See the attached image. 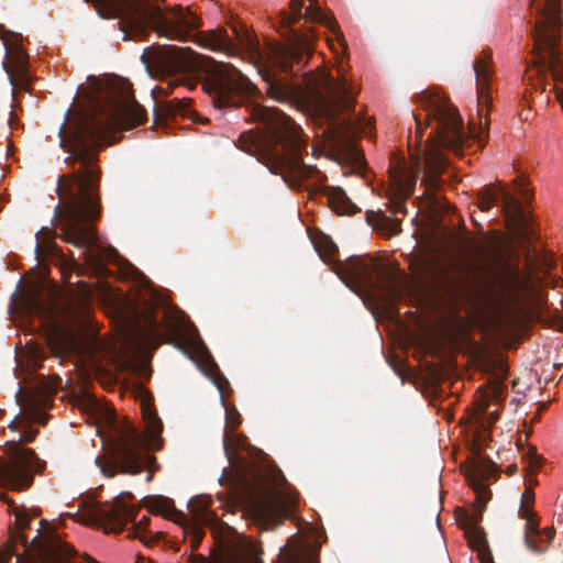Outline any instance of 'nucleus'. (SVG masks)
I'll return each instance as SVG.
<instances>
[{"mask_svg": "<svg viewBox=\"0 0 563 563\" xmlns=\"http://www.w3.org/2000/svg\"><path fill=\"white\" fill-rule=\"evenodd\" d=\"M525 520H526V533H525L526 545L536 553H542L545 550V548L540 547L533 539V537H538V538L542 537V533L539 529V522H538L536 516H533L531 518L529 517Z\"/></svg>", "mask_w": 563, "mask_h": 563, "instance_id": "nucleus-25", "label": "nucleus"}, {"mask_svg": "<svg viewBox=\"0 0 563 563\" xmlns=\"http://www.w3.org/2000/svg\"><path fill=\"white\" fill-rule=\"evenodd\" d=\"M9 428L10 429H16L18 428V426H16V418L9 423Z\"/></svg>", "mask_w": 563, "mask_h": 563, "instance_id": "nucleus-49", "label": "nucleus"}, {"mask_svg": "<svg viewBox=\"0 0 563 563\" xmlns=\"http://www.w3.org/2000/svg\"><path fill=\"white\" fill-rule=\"evenodd\" d=\"M141 59L153 77L168 78L166 93L178 86L192 90L198 85L191 76L196 67L195 53L188 47L148 46L144 49Z\"/></svg>", "mask_w": 563, "mask_h": 563, "instance_id": "nucleus-9", "label": "nucleus"}, {"mask_svg": "<svg viewBox=\"0 0 563 563\" xmlns=\"http://www.w3.org/2000/svg\"><path fill=\"white\" fill-rule=\"evenodd\" d=\"M238 560H245L247 563H257V559L253 558L251 553H241Z\"/></svg>", "mask_w": 563, "mask_h": 563, "instance_id": "nucleus-42", "label": "nucleus"}, {"mask_svg": "<svg viewBox=\"0 0 563 563\" xmlns=\"http://www.w3.org/2000/svg\"><path fill=\"white\" fill-rule=\"evenodd\" d=\"M44 554L55 563H66V560L75 555V550L60 540L54 530H51L43 545Z\"/></svg>", "mask_w": 563, "mask_h": 563, "instance_id": "nucleus-22", "label": "nucleus"}, {"mask_svg": "<svg viewBox=\"0 0 563 563\" xmlns=\"http://www.w3.org/2000/svg\"><path fill=\"white\" fill-rule=\"evenodd\" d=\"M91 2L102 19H119L123 32H142L150 27L158 36L180 42L192 41L199 46L228 56L246 53L258 73L269 85V92L276 100L288 98L291 87L282 75L300 73L313 52L314 33L312 29H292L301 20L303 0H290V12L280 13V25L286 29L288 42L274 44L263 52L257 40L246 27H232L229 35L224 27L192 35L199 27L198 18L181 9L164 11L157 0H86Z\"/></svg>", "mask_w": 563, "mask_h": 563, "instance_id": "nucleus-2", "label": "nucleus"}, {"mask_svg": "<svg viewBox=\"0 0 563 563\" xmlns=\"http://www.w3.org/2000/svg\"><path fill=\"white\" fill-rule=\"evenodd\" d=\"M146 507L151 514L162 515L164 518L174 520L183 527L187 520V514L175 508L174 500L164 496H153L146 500Z\"/></svg>", "mask_w": 563, "mask_h": 563, "instance_id": "nucleus-20", "label": "nucleus"}, {"mask_svg": "<svg viewBox=\"0 0 563 563\" xmlns=\"http://www.w3.org/2000/svg\"><path fill=\"white\" fill-rule=\"evenodd\" d=\"M16 521L21 528H25L29 526V517L26 515H16Z\"/></svg>", "mask_w": 563, "mask_h": 563, "instance_id": "nucleus-41", "label": "nucleus"}, {"mask_svg": "<svg viewBox=\"0 0 563 563\" xmlns=\"http://www.w3.org/2000/svg\"><path fill=\"white\" fill-rule=\"evenodd\" d=\"M154 117H155V122L158 121L159 119V115H158V112H157V109L154 110Z\"/></svg>", "mask_w": 563, "mask_h": 563, "instance_id": "nucleus-51", "label": "nucleus"}, {"mask_svg": "<svg viewBox=\"0 0 563 563\" xmlns=\"http://www.w3.org/2000/svg\"><path fill=\"white\" fill-rule=\"evenodd\" d=\"M497 205L501 203V211L507 220L520 227L528 225V216L520 201L505 187L496 186Z\"/></svg>", "mask_w": 563, "mask_h": 563, "instance_id": "nucleus-18", "label": "nucleus"}, {"mask_svg": "<svg viewBox=\"0 0 563 563\" xmlns=\"http://www.w3.org/2000/svg\"><path fill=\"white\" fill-rule=\"evenodd\" d=\"M238 558H239V554L231 555L229 558L222 559L219 563H247L245 560H238ZM189 561H190V563H209V561L202 554L190 555Z\"/></svg>", "mask_w": 563, "mask_h": 563, "instance_id": "nucleus-33", "label": "nucleus"}, {"mask_svg": "<svg viewBox=\"0 0 563 563\" xmlns=\"http://www.w3.org/2000/svg\"><path fill=\"white\" fill-rule=\"evenodd\" d=\"M214 108L246 106L252 120L263 123L266 130L265 159L269 169L279 174L292 188H299L310 179L322 183L325 176L301 158L305 142L300 126L284 112L273 107L251 101L258 89L236 67L220 64L216 71L201 82ZM327 198L329 208L340 216L355 214L360 209L340 187L320 184L317 189Z\"/></svg>", "mask_w": 563, "mask_h": 563, "instance_id": "nucleus-3", "label": "nucleus"}, {"mask_svg": "<svg viewBox=\"0 0 563 563\" xmlns=\"http://www.w3.org/2000/svg\"><path fill=\"white\" fill-rule=\"evenodd\" d=\"M318 553L308 543L296 542L280 550L283 563H316Z\"/></svg>", "mask_w": 563, "mask_h": 563, "instance_id": "nucleus-23", "label": "nucleus"}, {"mask_svg": "<svg viewBox=\"0 0 563 563\" xmlns=\"http://www.w3.org/2000/svg\"><path fill=\"white\" fill-rule=\"evenodd\" d=\"M135 335L137 336V338H136L137 340H139V339L141 340V339H142V336H143L144 334H143V333H141V332H137Z\"/></svg>", "mask_w": 563, "mask_h": 563, "instance_id": "nucleus-52", "label": "nucleus"}, {"mask_svg": "<svg viewBox=\"0 0 563 563\" xmlns=\"http://www.w3.org/2000/svg\"><path fill=\"white\" fill-rule=\"evenodd\" d=\"M124 495L133 498L131 493H123L115 498L111 506H98L95 509L96 519L102 525H112L111 531L115 533L121 532L128 522L134 521L137 515V509L124 501Z\"/></svg>", "mask_w": 563, "mask_h": 563, "instance_id": "nucleus-15", "label": "nucleus"}, {"mask_svg": "<svg viewBox=\"0 0 563 563\" xmlns=\"http://www.w3.org/2000/svg\"><path fill=\"white\" fill-rule=\"evenodd\" d=\"M562 0H548L544 19L534 27V55L532 65L550 70L555 80L563 81V55L560 49L558 27L562 24Z\"/></svg>", "mask_w": 563, "mask_h": 563, "instance_id": "nucleus-10", "label": "nucleus"}, {"mask_svg": "<svg viewBox=\"0 0 563 563\" xmlns=\"http://www.w3.org/2000/svg\"><path fill=\"white\" fill-rule=\"evenodd\" d=\"M372 217H376L377 220H378V223L379 225H382L383 228H387L390 232V234H398L401 229H400V220H397V219H391L390 217H387L385 213H383L382 211L377 212V213H374L373 211H368L367 212V221L371 222V218Z\"/></svg>", "mask_w": 563, "mask_h": 563, "instance_id": "nucleus-28", "label": "nucleus"}, {"mask_svg": "<svg viewBox=\"0 0 563 563\" xmlns=\"http://www.w3.org/2000/svg\"><path fill=\"white\" fill-rule=\"evenodd\" d=\"M335 252H338L336 246L333 243H330V245L328 247L329 255H333Z\"/></svg>", "mask_w": 563, "mask_h": 563, "instance_id": "nucleus-47", "label": "nucleus"}, {"mask_svg": "<svg viewBox=\"0 0 563 563\" xmlns=\"http://www.w3.org/2000/svg\"><path fill=\"white\" fill-rule=\"evenodd\" d=\"M390 188L388 192V200L391 212L406 213V200L409 199L413 192L416 179L407 175L402 168L390 170Z\"/></svg>", "mask_w": 563, "mask_h": 563, "instance_id": "nucleus-17", "label": "nucleus"}, {"mask_svg": "<svg viewBox=\"0 0 563 563\" xmlns=\"http://www.w3.org/2000/svg\"><path fill=\"white\" fill-rule=\"evenodd\" d=\"M489 287L495 301L507 310L521 308L532 291L529 276L518 265L507 262L493 271Z\"/></svg>", "mask_w": 563, "mask_h": 563, "instance_id": "nucleus-12", "label": "nucleus"}, {"mask_svg": "<svg viewBox=\"0 0 563 563\" xmlns=\"http://www.w3.org/2000/svg\"><path fill=\"white\" fill-rule=\"evenodd\" d=\"M10 108H11V110L9 111V119H8V123H9V125L12 128L13 122H14V114H13V110H12L13 104H12V103L10 104Z\"/></svg>", "mask_w": 563, "mask_h": 563, "instance_id": "nucleus-45", "label": "nucleus"}, {"mask_svg": "<svg viewBox=\"0 0 563 563\" xmlns=\"http://www.w3.org/2000/svg\"><path fill=\"white\" fill-rule=\"evenodd\" d=\"M247 139H249V136H247V135H245V134H241V135H240V137H239V142H240V143H246Z\"/></svg>", "mask_w": 563, "mask_h": 563, "instance_id": "nucleus-48", "label": "nucleus"}, {"mask_svg": "<svg viewBox=\"0 0 563 563\" xmlns=\"http://www.w3.org/2000/svg\"><path fill=\"white\" fill-rule=\"evenodd\" d=\"M247 489L250 509L266 529L287 518L298 506V493L290 489L280 471H272L269 478L258 474L253 485L247 484Z\"/></svg>", "mask_w": 563, "mask_h": 563, "instance_id": "nucleus-7", "label": "nucleus"}, {"mask_svg": "<svg viewBox=\"0 0 563 563\" xmlns=\"http://www.w3.org/2000/svg\"><path fill=\"white\" fill-rule=\"evenodd\" d=\"M515 189L525 201H529L531 199L532 192L526 188V179L523 177H518L516 179Z\"/></svg>", "mask_w": 563, "mask_h": 563, "instance_id": "nucleus-34", "label": "nucleus"}, {"mask_svg": "<svg viewBox=\"0 0 563 563\" xmlns=\"http://www.w3.org/2000/svg\"><path fill=\"white\" fill-rule=\"evenodd\" d=\"M497 205L501 203V211L507 220L520 227L528 225V216L520 201L505 187L496 186Z\"/></svg>", "mask_w": 563, "mask_h": 563, "instance_id": "nucleus-19", "label": "nucleus"}, {"mask_svg": "<svg viewBox=\"0 0 563 563\" xmlns=\"http://www.w3.org/2000/svg\"><path fill=\"white\" fill-rule=\"evenodd\" d=\"M518 515L520 518L527 519L536 516V512L532 509V505L521 503Z\"/></svg>", "mask_w": 563, "mask_h": 563, "instance_id": "nucleus-35", "label": "nucleus"}, {"mask_svg": "<svg viewBox=\"0 0 563 563\" xmlns=\"http://www.w3.org/2000/svg\"><path fill=\"white\" fill-rule=\"evenodd\" d=\"M36 434H37L36 430H32V429L24 430L20 435V441L30 443V442L34 441Z\"/></svg>", "mask_w": 563, "mask_h": 563, "instance_id": "nucleus-37", "label": "nucleus"}, {"mask_svg": "<svg viewBox=\"0 0 563 563\" xmlns=\"http://www.w3.org/2000/svg\"><path fill=\"white\" fill-rule=\"evenodd\" d=\"M38 457L31 449L18 448L10 461L0 462V483L13 490H25L33 483V471H38Z\"/></svg>", "mask_w": 563, "mask_h": 563, "instance_id": "nucleus-13", "label": "nucleus"}, {"mask_svg": "<svg viewBox=\"0 0 563 563\" xmlns=\"http://www.w3.org/2000/svg\"><path fill=\"white\" fill-rule=\"evenodd\" d=\"M223 446H224V452L227 454V456L230 459V444H229V432H227L224 434V439H223Z\"/></svg>", "mask_w": 563, "mask_h": 563, "instance_id": "nucleus-43", "label": "nucleus"}, {"mask_svg": "<svg viewBox=\"0 0 563 563\" xmlns=\"http://www.w3.org/2000/svg\"><path fill=\"white\" fill-rule=\"evenodd\" d=\"M57 390L56 386L46 385L44 387L43 395L40 396L38 399H34L35 405L46 407L49 406L53 401V397Z\"/></svg>", "mask_w": 563, "mask_h": 563, "instance_id": "nucleus-32", "label": "nucleus"}, {"mask_svg": "<svg viewBox=\"0 0 563 563\" xmlns=\"http://www.w3.org/2000/svg\"><path fill=\"white\" fill-rule=\"evenodd\" d=\"M0 563H5V562H3V561H0Z\"/></svg>", "mask_w": 563, "mask_h": 563, "instance_id": "nucleus-55", "label": "nucleus"}, {"mask_svg": "<svg viewBox=\"0 0 563 563\" xmlns=\"http://www.w3.org/2000/svg\"><path fill=\"white\" fill-rule=\"evenodd\" d=\"M340 279L355 294L379 292L382 300L393 303L402 296L401 282L397 273L383 269L369 256H351L334 265Z\"/></svg>", "mask_w": 563, "mask_h": 563, "instance_id": "nucleus-8", "label": "nucleus"}, {"mask_svg": "<svg viewBox=\"0 0 563 563\" xmlns=\"http://www.w3.org/2000/svg\"><path fill=\"white\" fill-rule=\"evenodd\" d=\"M242 150H244V151H251V148H250V147H246L245 145H242Z\"/></svg>", "mask_w": 563, "mask_h": 563, "instance_id": "nucleus-53", "label": "nucleus"}, {"mask_svg": "<svg viewBox=\"0 0 563 563\" xmlns=\"http://www.w3.org/2000/svg\"><path fill=\"white\" fill-rule=\"evenodd\" d=\"M143 558H137L136 563H142Z\"/></svg>", "mask_w": 563, "mask_h": 563, "instance_id": "nucleus-54", "label": "nucleus"}, {"mask_svg": "<svg viewBox=\"0 0 563 563\" xmlns=\"http://www.w3.org/2000/svg\"><path fill=\"white\" fill-rule=\"evenodd\" d=\"M140 396L141 411L146 423V438L132 426L122 428L108 449L107 459H96V464L104 476L113 477L118 473L135 475L148 471L146 482L153 478V472L157 466L155 457L145 451V446L161 449L163 422L153 408L152 396L143 388H140Z\"/></svg>", "mask_w": 563, "mask_h": 563, "instance_id": "nucleus-5", "label": "nucleus"}, {"mask_svg": "<svg viewBox=\"0 0 563 563\" xmlns=\"http://www.w3.org/2000/svg\"><path fill=\"white\" fill-rule=\"evenodd\" d=\"M27 66L29 55L22 46L18 44L5 45V60L2 63V67L13 88L29 89L31 77Z\"/></svg>", "mask_w": 563, "mask_h": 563, "instance_id": "nucleus-16", "label": "nucleus"}, {"mask_svg": "<svg viewBox=\"0 0 563 563\" xmlns=\"http://www.w3.org/2000/svg\"><path fill=\"white\" fill-rule=\"evenodd\" d=\"M73 349L71 341L64 334L55 333L49 339V350L56 357H63Z\"/></svg>", "mask_w": 563, "mask_h": 563, "instance_id": "nucleus-26", "label": "nucleus"}, {"mask_svg": "<svg viewBox=\"0 0 563 563\" xmlns=\"http://www.w3.org/2000/svg\"><path fill=\"white\" fill-rule=\"evenodd\" d=\"M188 98H175L168 101L164 107L165 117H188L194 123H207L208 118L201 117L199 113L192 111L189 107Z\"/></svg>", "mask_w": 563, "mask_h": 563, "instance_id": "nucleus-24", "label": "nucleus"}, {"mask_svg": "<svg viewBox=\"0 0 563 563\" xmlns=\"http://www.w3.org/2000/svg\"><path fill=\"white\" fill-rule=\"evenodd\" d=\"M308 1V8H306L305 12L301 11V19H305V21L309 23H320L324 25L336 36L338 41L342 42L344 40L343 33L341 32L334 16L323 12L318 0Z\"/></svg>", "mask_w": 563, "mask_h": 563, "instance_id": "nucleus-21", "label": "nucleus"}, {"mask_svg": "<svg viewBox=\"0 0 563 563\" xmlns=\"http://www.w3.org/2000/svg\"><path fill=\"white\" fill-rule=\"evenodd\" d=\"M477 551L478 559L481 560V563H492L493 558L492 554L488 551V545H485V548L482 549H475Z\"/></svg>", "mask_w": 563, "mask_h": 563, "instance_id": "nucleus-36", "label": "nucleus"}, {"mask_svg": "<svg viewBox=\"0 0 563 563\" xmlns=\"http://www.w3.org/2000/svg\"><path fill=\"white\" fill-rule=\"evenodd\" d=\"M88 81L87 90L78 88L87 104L67 109L58 132L60 146L68 148L66 162L74 172L60 179L67 184L58 185L63 206H57L56 212L62 222L60 238L80 249L87 265L102 274L104 261L113 260L117 251L97 245L95 222L102 210L98 151L103 144H111L117 133L143 124L146 111L136 101L129 81L104 82L93 76Z\"/></svg>", "mask_w": 563, "mask_h": 563, "instance_id": "nucleus-1", "label": "nucleus"}, {"mask_svg": "<svg viewBox=\"0 0 563 563\" xmlns=\"http://www.w3.org/2000/svg\"><path fill=\"white\" fill-rule=\"evenodd\" d=\"M211 499L206 496H197L189 500L187 520L183 528L187 537L190 538L191 550L199 548L205 536L203 526H212L217 521L216 515L209 509Z\"/></svg>", "mask_w": 563, "mask_h": 563, "instance_id": "nucleus-14", "label": "nucleus"}, {"mask_svg": "<svg viewBox=\"0 0 563 563\" xmlns=\"http://www.w3.org/2000/svg\"><path fill=\"white\" fill-rule=\"evenodd\" d=\"M40 235H43L44 238L45 236H49L51 235V231L46 228H43L40 232H37L36 236L40 238Z\"/></svg>", "mask_w": 563, "mask_h": 563, "instance_id": "nucleus-46", "label": "nucleus"}, {"mask_svg": "<svg viewBox=\"0 0 563 563\" xmlns=\"http://www.w3.org/2000/svg\"><path fill=\"white\" fill-rule=\"evenodd\" d=\"M27 310L30 314H34L41 318L45 317L46 319H49L52 317V309L47 307L38 297L29 299Z\"/></svg>", "mask_w": 563, "mask_h": 563, "instance_id": "nucleus-30", "label": "nucleus"}, {"mask_svg": "<svg viewBox=\"0 0 563 563\" xmlns=\"http://www.w3.org/2000/svg\"><path fill=\"white\" fill-rule=\"evenodd\" d=\"M241 423V416L235 407L225 409V429L233 431Z\"/></svg>", "mask_w": 563, "mask_h": 563, "instance_id": "nucleus-31", "label": "nucleus"}, {"mask_svg": "<svg viewBox=\"0 0 563 563\" xmlns=\"http://www.w3.org/2000/svg\"><path fill=\"white\" fill-rule=\"evenodd\" d=\"M338 79L324 69L307 74V98L312 110L333 126L346 132L365 133L369 120L355 113L354 87L341 69Z\"/></svg>", "mask_w": 563, "mask_h": 563, "instance_id": "nucleus-6", "label": "nucleus"}, {"mask_svg": "<svg viewBox=\"0 0 563 563\" xmlns=\"http://www.w3.org/2000/svg\"><path fill=\"white\" fill-rule=\"evenodd\" d=\"M35 253H36L37 256L41 253V245H40V243H37L36 246H35Z\"/></svg>", "mask_w": 563, "mask_h": 563, "instance_id": "nucleus-50", "label": "nucleus"}, {"mask_svg": "<svg viewBox=\"0 0 563 563\" xmlns=\"http://www.w3.org/2000/svg\"><path fill=\"white\" fill-rule=\"evenodd\" d=\"M158 330H159V324H158V322H157L155 319H151V320H148V331H150V335H152V336H156V335H157Z\"/></svg>", "mask_w": 563, "mask_h": 563, "instance_id": "nucleus-40", "label": "nucleus"}, {"mask_svg": "<svg viewBox=\"0 0 563 563\" xmlns=\"http://www.w3.org/2000/svg\"><path fill=\"white\" fill-rule=\"evenodd\" d=\"M464 473L466 481L476 494V512L473 515L472 520L467 521L464 531L470 547L473 550L482 549L487 545V541L485 531L477 525V521L482 519L483 511L492 496V492L486 483L490 479H496L497 465L492 460L476 456L465 467Z\"/></svg>", "mask_w": 563, "mask_h": 563, "instance_id": "nucleus-11", "label": "nucleus"}, {"mask_svg": "<svg viewBox=\"0 0 563 563\" xmlns=\"http://www.w3.org/2000/svg\"><path fill=\"white\" fill-rule=\"evenodd\" d=\"M478 207L482 211L489 210L493 206H497L496 185L490 184L485 186L478 195Z\"/></svg>", "mask_w": 563, "mask_h": 563, "instance_id": "nucleus-27", "label": "nucleus"}, {"mask_svg": "<svg viewBox=\"0 0 563 563\" xmlns=\"http://www.w3.org/2000/svg\"><path fill=\"white\" fill-rule=\"evenodd\" d=\"M533 501H534V495H533V493H532L530 489H526V490L522 493V496H521V503H523V504H528V505H533Z\"/></svg>", "mask_w": 563, "mask_h": 563, "instance_id": "nucleus-39", "label": "nucleus"}, {"mask_svg": "<svg viewBox=\"0 0 563 563\" xmlns=\"http://www.w3.org/2000/svg\"><path fill=\"white\" fill-rule=\"evenodd\" d=\"M148 523V517L141 518L139 522L134 523L132 533L133 538L139 539L146 547H150L155 541V538L145 531Z\"/></svg>", "mask_w": 563, "mask_h": 563, "instance_id": "nucleus-29", "label": "nucleus"}, {"mask_svg": "<svg viewBox=\"0 0 563 563\" xmlns=\"http://www.w3.org/2000/svg\"><path fill=\"white\" fill-rule=\"evenodd\" d=\"M490 57V53L483 52L473 65L476 78L479 125L476 128L470 124L468 136L463 130V120L460 113L445 98L434 91H422L416 96L417 101L426 112L423 119L420 114H412L416 123V141L421 143L423 129L431 126L432 122L435 123L429 134V143L423 154L426 170L421 179V185L426 187V194L430 200H435L434 194L440 186V174L446 162L441 151L448 150L459 156L463 154L464 146L470 139L483 143L487 136L488 123L482 111L484 108L488 110L492 104V97L488 91L492 76Z\"/></svg>", "mask_w": 563, "mask_h": 563, "instance_id": "nucleus-4", "label": "nucleus"}, {"mask_svg": "<svg viewBox=\"0 0 563 563\" xmlns=\"http://www.w3.org/2000/svg\"><path fill=\"white\" fill-rule=\"evenodd\" d=\"M554 530L553 529H545L543 531V534L545 536V542L549 543L553 540L554 538Z\"/></svg>", "mask_w": 563, "mask_h": 563, "instance_id": "nucleus-44", "label": "nucleus"}, {"mask_svg": "<svg viewBox=\"0 0 563 563\" xmlns=\"http://www.w3.org/2000/svg\"><path fill=\"white\" fill-rule=\"evenodd\" d=\"M430 264L427 261L421 262V272H417L416 274L419 275V278L424 279L430 274Z\"/></svg>", "mask_w": 563, "mask_h": 563, "instance_id": "nucleus-38", "label": "nucleus"}]
</instances>
